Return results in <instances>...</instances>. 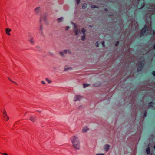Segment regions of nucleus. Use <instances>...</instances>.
I'll list each match as a JSON object with an SVG mask.
<instances>
[{
  "mask_svg": "<svg viewBox=\"0 0 155 155\" xmlns=\"http://www.w3.org/2000/svg\"><path fill=\"white\" fill-rule=\"evenodd\" d=\"M137 25H138V24L137 23H136V24H135V26H137Z\"/></svg>",
  "mask_w": 155,
  "mask_h": 155,
  "instance_id": "f704fd0d",
  "label": "nucleus"
},
{
  "mask_svg": "<svg viewBox=\"0 0 155 155\" xmlns=\"http://www.w3.org/2000/svg\"><path fill=\"white\" fill-rule=\"evenodd\" d=\"M87 6V4L86 3H84L82 5V8L83 9H85L86 8Z\"/></svg>",
  "mask_w": 155,
  "mask_h": 155,
  "instance_id": "6ab92c4d",
  "label": "nucleus"
},
{
  "mask_svg": "<svg viewBox=\"0 0 155 155\" xmlns=\"http://www.w3.org/2000/svg\"><path fill=\"white\" fill-rule=\"evenodd\" d=\"M46 80L49 83H50L51 82V81L47 78L46 79Z\"/></svg>",
  "mask_w": 155,
  "mask_h": 155,
  "instance_id": "b1692460",
  "label": "nucleus"
},
{
  "mask_svg": "<svg viewBox=\"0 0 155 155\" xmlns=\"http://www.w3.org/2000/svg\"><path fill=\"white\" fill-rule=\"evenodd\" d=\"M42 26H41V30L42 29Z\"/></svg>",
  "mask_w": 155,
  "mask_h": 155,
  "instance_id": "c9c22d12",
  "label": "nucleus"
},
{
  "mask_svg": "<svg viewBox=\"0 0 155 155\" xmlns=\"http://www.w3.org/2000/svg\"><path fill=\"white\" fill-rule=\"evenodd\" d=\"M150 148L149 147L146 149V152L147 154H149L150 153Z\"/></svg>",
  "mask_w": 155,
  "mask_h": 155,
  "instance_id": "4468645a",
  "label": "nucleus"
},
{
  "mask_svg": "<svg viewBox=\"0 0 155 155\" xmlns=\"http://www.w3.org/2000/svg\"><path fill=\"white\" fill-rule=\"evenodd\" d=\"M83 87L84 88L86 87L89 86V84H83Z\"/></svg>",
  "mask_w": 155,
  "mask_h": 155,
  "instance_id": "aec40b11",
  "label": "nucleus"
},
{
  "mask_svg": "<svg viewBox=\"0 0 155 155\" xmlns=\"http://www.w3.org/2000/svg\"><path fill=\"white\" fill-rule=\"evenodd\" d=\"M71 140L74 147L76 149H79L80 142L78 137L75 136H73L71 137Z\"/></svg>",
  "mask_w": 155,
  "mask_h": 155,
  "instance_id": "f03ea898",
  "label": "nucleus"
},
{
  "mask_svg": "<svg viewBox=\"0 0 155 155\" xmlns=\"http://www.w3.org/2000/svg\"><path fill=\"white\" fill-rule=\"evenodd\" d=\"M2 113H3V116L5 115H7L6 111L5 109H4L2 110Z\"/></svg>",
  "mask_w": 155,
  "mask_h": 155,
  "instance_id": "f3484780",
  "label": "nucleus"
},
{
  "mask_svg": "<svg viewBox=\"0 0 155 155\" xmlns=\"http://www.w3.org/2000/svg\"><path fill=\"white\" fill-rule=\"evenodd\" d=\"M82 98V97L79 95H76L75 97V101L79 100Z\"/></svg>",
  "mask_w": 155,
  "mask_h": 155,
  "instance_id": "9d476101",
  "label": "nucleus"
},
{
  "mask_svg": "<svg viewBox=\"0 0 155 155\" xmlns=\"http://www.w3.org/2000/svg\"><path fill=\"white\" fill-rule=\"evenodd\" d=\"M41 83L42 84H46L43 81H41Z\"/></svg>",
  "mask_w": 155,
  "mask_h": 155,
  "instance_id": "cd10ccee",
  "label": "nucleus"
},
{
  "mask_svg": "<svg viewBox=\"0 0 155 155\" xmlns=\"http://www.w3.org/2000/svg\"><path fill=\"white\" fill-rule=\"evenodd\" d=\"M71 67H68L67 66H65V67L64 71L68 70L70 69H71Z\"/></svg>",
  "mask_w": 155,
  "mask_h": 155,
  "instance_id": "2eb2a0df",
  "label": "nucleus"
},
{
  "mask_svg": "<svg viewBox=\"0 0 155 155\" xmlns=\"http://www.w3.org/2000/svg\"><path fill=\"white\" fill-rule=\"evenodd\" d=\"M63 53L64 54H71L70 51L68 50H65L63 51L62 52L60 51V54L62 56H64Z\"/></svg>",
  "mask_w": 155,
  "mask_h": 155,
  "instance_id": "39448f33",
  "label": "nucleus"
},
{
  "mask_svg": "<svg viewBox=\"0 0 155 155\" xmlns=\"http://www.w3.org/2000/svg\"><path fill=\"white\" fill-rule=\"evenodd\" d=\"M34 12L36 14H38L41 12V8L39 7H37L34 9Z\"/></svg>",
  "mask_w": 155,
  "mask_h": 155,
  "instance_id": "423d86ee",
  "label": "nucleus"
},
{
  "mask_svg": "<svg viewBox=\"0 0 155 155\" xmlns=\"http://www.w3.org/2000/svg\"><path fill=\"white\" fill-rule=\"evenodd\" d=\"M85 35H83V36H81V40L84 41L85 38Z\"/></svg>",
  "mask_w": 155,
  "mask_h": 155,
  "instance_id": "4be33fe9",
  "label": "nucleus"
},
{
  "mask_svg": "<svg viewBox=\"0 0 155 155\" xmlns=\"http://www.w3.org/2000/svg\"><path fill=\"white\" fill-rule=\"evenodd\" d=\"M119 43V42H118V41L115 44L116 46H117L118 45Z\"/></svg>",
  "mask_w": 155,
  "mask_h": 155,
  "instance_id": "7c9ffc66",
  "label": "nucleus"
},
{
  "mask_svg": "<svg viewBox=\"0 0 155 155\" xmlns=\"http://www.w3.org/2000/svg\"><path fill=\"white\" fill-rule=\"evenodd\" d=\"M73 25L74 26L73 29L74 32L76 36L79 35L81 33L80 29L78 28V26L75 24L74 23Z\"/></svg>",
  "mask_w": 155,
  "mask_h": 155,
  "instance_id": "20e7f679",
  "label": "nucleus"
},
{
  "mask_svg": "<svg viewBox=\"0 0 155 155\" xmlns=\"http://www.w3.org/2000/svg\"><path fill=\"white\" fill-rule=\"evenodd\" d=\"M0 154L2 155H8L7 153H1L0 152Z\"/></svg>",
  "mask_w": 155,
  "mask_h": 155,
  "instance_id": "5701e85b",
  "label": "nucleus"
},
{
  "mask_svg": "<svg viewBox=\"0 0 155 155\" xmlns=\"http://www.w3.org/2000/svg\"><path fill=\"white\" fill-rule=\"evenodd\" d=\"M152 74H153V75L155 76V71H153L152 72Z\"/></svg>",
  "mask_w": 155,
  "mask_h": 155,
  "instance_id": "2f4dec72",
  "label": "nucleus"
},
{
  "mask_svg": "<svg viewBox=\"0 0 155 155\" xmlns=\"http://www.w3.org/2000/svg\"><path fill=\"white\" fill-rule=\"evenodd\" d=\"M77 4V5H78L80 2V0H76Z\"/></svg>",
  "mask_w": 155,
  "mask_h": 155,
  "instance_id": "a878e982",
  "label": "nucleus"
},
{
  "mask_svg": "<svg viewBox=\"0 0 155 155\" xmlns=\"http://www.w3.org/2000/svg\"><path fill=\"white\" fill-rule=\"evenodd\" d=\"M11 31V29L8 28H6L5 29L6 34L9 36H10L11 35L10 33Z\"/></svg>",
  "mask_w": 155,
  "mask_h": 155,
  "instance_id": "0eeeda50",
  "label": "nucleus"
},
{
  "mask_svg": "<svg viewBox=\"0 0 155 155\" xmlns=\"http://www.w3.org/2000/svg\"><path fill=\"white\" fill-rule=\"evenodd\" d=\"M69 28V27L68 26H66L65 28V29L66 30H68Z\"/></svg>",
  "mask_w": 155,
  "mask_h": 155,
  "instance_id": "393cba45",
  "label": "nucleus"
},
{
  "mask_svg": "<svg viewBox=\"0 0 155 155\" xmlns=\"http://www.w3.org/2000/svg\"><path fill=\"white\" fill-rule=\"evenodd\" d=\"M96 45L97 47H98L99 46V44H98V42H96Z\"/></svg>",
  "mask_w": 155,
  "mask_h": 155,
  "instance_id": "c756f323",
  "label": "nucleus"
},
{
  "mask_svg": "<svg viewBox=\"0 0 155 155\" xmlns=\"http://www.w3.org/2000/svg\"><path fill=\"white\" fill-rule=\"evenodd\" d=\"M154 148L155 149V145L154 146Z\"/></svg>",
  "mask_w": 155,
  "mask_h": 155,
  "instance_id": "4c0bfd02",
  "label": "nucleus"
},
{
  "mask_svg": "<svg viewBox=\"0 0 155 155\" xmlns=\"http://www.w3.org/2000/svg\"><path fill=\"white\" fill-rule=\"evenodd\" d=\"M30 120L32 122H34L35 120V118L34 117L32 116L30 117Z\"/></svg>",
  "mask_w": 155,
  "mask_h": 155,
  "instance_id": "dca6fc26",
  "label": "nucleus"
},
{
  "mask_svg": "<svg viewBox=\"0 0 155 155\" xmlns=\"http://www.w3.org/2000/svg\"><path fill=\"white\" fill-rule=\"evenodd\" d=\"M29 41L31 44H33L35 42L34 39L32 38H30L29 40Z\"/></svg>",
  "mask_w": 155,
  "mask_h": 155,
  "instance_id": "ddd939ff",
  "label": "nucleus"
},
{
  "mask_svg": "<svg viewBox=\"0 0 155 155\" xmlns=\"http://www.w3.org/2000/svg\"><path fill=\"white\" fill-rule=\"evenodd\" d=\"M145 4H144V3H143V6H142V7L141 8H143V7H144V6H145Z\"/></svg>",
  "mask_w": 155,
  "mask_h": 155,
  "instance_id": "72a5a7b5",
  "label": "nucleus"
},
{
  "mask_svg": "<svg viewBox=\"0 0 155 155\" xmlns=\"http://www.w3.org/2000/svg\"><path fill=\"white\" fill-rule=\"evenodd\" d=\"M3 117H4V120L5 121H8L9 120V117L7 115L3 116Z\"/></svg>",
  "mask_w": 155,
  "mask_h": 155,
  "instance_id": "1a4fd4ad",
  "label": "nucleus"
},
{
  "mask_svg": "<svg viewBox=\"0 0 155 155\" xmlns=\"http://www.w3.org/2000/svg\"><path fill=\"white\" fill-rule=\"evenodd\" d=\"M86 30L84 28H82L81 29V32L83 33V35H85Z\"/></svg>",
  "mask_w": 155,
  "mask_h": 155,
  "instance_id": "a211bd4d",
  "label": "nucleus"
},
{
  "mask_svg": "<svg viewBox=\"0 0 155 155\" xmlns=\"http://www.w3.org/2000/svg\"><path fill=\"white\" fill-rule=\"evenodd\" d=\"M91 7L92 8H96V6L94 5H92L91 6Z\"/></svg>",
  "mask_w": 155,
  "mask_h": 155,
  "instance_id": "bb28decb",
  "label": "nucleus"
},
{
  "mask_svg": "<svg viewBox=\"0 0 155 155\" xmlns=\"http://www.w3.org/2000/svg\"><path fill=\"white\" fill-rule=\"evenodd\" d=\"M8 78L12 83L16 84V83L15 82L12 80L9 77H8Z\"/></svg>",
  "mask_w": 155,
  "mask_h": 155,
  "instance_id": "412c9836",
  "label": "nucleus"
},
{
  "mask_svg": "<svg viewBox=\"0 0 155 155\" xmlns=\"http://www.w3.org/2000/svg\"><path fill=\"white\" fill-rule=\"evenodd\" d=\"M137 71H141L143 67L144 63V62L143 61V59L141 58L140 61H137Z\"/></svg>",
  "mask_w": 155,
  "mask_h": 155,
  "instance_id": "7ed1b4c3",
  "label": "nucleus"
},
{
  "mask_svg": "<svg viewBox=\"0 0 155 155\" xmlns=\"http://www.w3.org/2000/svg\"><path fill=\"white\" fill-rule=\"evenodd\" d=\"M152 103V102H151V103H149V104H150H150H151ZM149 106H150V105H149Z\"/></svg>",
  "mask_w": 155,
  "mask_h": 155,
  "instance_id": "e433bc0d",
  "label": "nucleus"
},
{
  "mask_svg": "<svg viewBox=\"0 0 155 155\" xmlns=\"http://www.w3.org/2000/svg\"><path fill=\"white\" fill-rule=\"evenodd\" d=\"M110 146L108 144H106L105 145L104 147V149L106 152H108L109 150V148Z\"/></svg>",
  "mask_w": 155,
  "mask_h": 155,
  "instance_id": "6e6552de",
  "label": "nucleus"
},
{
  "mask_svg": "<svg viewBox=\"0 0 155 155\" xmlns=\"http://www.w3.org/2000/svg\"><path fill=\"white\" fill-rule=\"evenodd\" d=\"M96 155H104V154H97Z\"/></svg>",
  "mask_w": 155,
  "mask_h": 155,
  "instance_id": "473e14b6",
  "label": "nucleus"
},
{
  "mask_svg": "<svg viewBox=\"0 0 155 155\" xmlns=\"http://www.w3.org/2000/svg\"><path fill=\"white\" fill-rule=\"evenodd\" d=\"M102 45H103V47H104L105 46L104 42V41H103L102 42Z\"/></svg>",
  "mask_w": 155,
  "mask_h": 155,
  "instance_id": "c85d7f7f",
  "label": "nucleus"
},
{
  "mask_svg": "<svg viewBox=\"0 0 155 155\" xmlns=\"http://www.w3.org/2000/svg\"><path fill=\"white\" fill-rule=\"evenodd\" d=\"M145 16L147 17L146 21V24L144 28L141 30L140 36L146 35L147 34H151L153 33L154 37L153 39L154 40L155 39V32L153 31H152L151 28V15L150 14H146Z\"/></svg>",
  "mask_w": 155,
  "mask_h": 155,
  "instance_id": "f257e3e1",
  "label": "nucleus"
},
{
  "mask_svg": "<svg viewBox=\"0 0 155 155\" xmlns=\"http://www.w3.org/2000/svg\"><path fill=\"white\" fill-rule=\"evenodd\" d=\"M64 18L63 17H61L57 19V21L58 23L61 22L63 21Z\"/></svg>",
  "mask_w": 155,
  "mask_h": 155,
  "instance_id": "9b49d317",
  "label": "nucleus"
},
{
  "mask_svg": "<svg viewBox=\"0 0 155 155\" xmlns=\"http://www.w3.org/2000/svg\"><path fill=\"white\" fill-rule=\"evenodd\" d=\"M89 129L87 127H85L83 128L82 129V132L84 133L88 130Z\"/></svg>",
  "mask_w": 155,
  "mask_h": 155,
  "instance_id": "f8f14e48",
  "label": "nucleus"
}]
</instances>
